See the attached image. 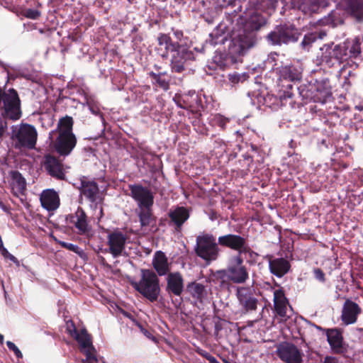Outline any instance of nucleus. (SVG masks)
<instances>
[{
    "mask_svg": "<svg viewBox=\"0 0 363 363\" xmlns=\"http://www.w3.org/2000/svg\"><path fill=\"white\" fill-rule=\"evenodd\" d=\"M248 22H249L252 29L258 30L262 26L265 25L266 19L262 15H260L257 13H254L249 18Z\"/></svg>",
    "mask_w": 363,
    "mask_h": 363,
    "instance_id": "nucleus-32",
    "label": "nucleus"
},
{
    "mask_svg": "<svg viewBox=\"0 0 363 363\" xmlns=\"http://www.w3.org/2000/svg\"><path fill=\"white\" fill-rule=\"evenodd\" d=\"M299 33L293 26L283 25L277 26L267 35L268 40L276 45L288 44L298 40Z\"/></svg>",
    "mask_w": 363,
    "mask_h": 363,
    "instance_id": "nucleus-10",
    "label": "nucleus"
},
{
    "mask_svg": "<svg viewBox=\"0 0 363 363\" xmlns=\"http://www.w3.org/2000/svg\"><path fill=\"white\" fill-rule=\"evenodd\" d=\"M229 119L220 114L215 115L213 118V122L215 125L220 126L221 128H225L226 124L228 123Z\"/></svg>",
    "mask_w": 363,
    "mask_h": 363,
    "instance_id": "nucleus-40",
    "label": "nucleus"
},
{
    "mask_svg": "<svg viewBox=\"0 0 363 363\" xmlns=\"http://www.w3.org/2000/svg\"><path fill=\"white\" fill-rule=\"evenodd\" d=\"M40 16V11L35 9H27L25 12V16L30 19H37Z\"/></svg>",
    "mask_w": 363,
    "mask_h": 363,
    "instance_id": "nucleus-42",
    "label": "nucleus"
},
{
    "mask_svg": "<svg viewBox=\"0 0 363 363\" xmlns=\"http://www.w3.org/2000/svg\"><path fill=\"white\" fill-rule=\"evenodd\" d=\"M150 75L152 79L156 82L160 88L163 89L164 90H167L169 89L170 79L166 72H160L156 74L153 72H151Z\"/></svg>",
    "mask_w": 363,
    "mask_h": 363,
    "instance_id": "nucleus-30",
    "label": "nucleus"
},
{
    "mask_svg": "<svg viewBox=\"0 0 363 363\" xmlns=\"http://www.w3.org/2000/svg\"><path fill=\"white\" fill-rule=\"evenodd\" d=\"M3 341H4V336L0 334V342L3 343Z\"/></svg>",
    "mask_w": 363,
    "mask_h": 363,
    "instance_id": "nucleus-55",
    "label": "nucleus"
},
{
    "mask_svg": "<svg viewBox=\"0 0 363 363\" xmlns=\"http://www.w3.org/2000/svg\"><path fill=\"white\" fill-rule=\"evenodd\" d=\"M291 268L290 262L285 258L279 257L269 259V269L270 272L277 277L281 278L287 274Z\"/></svg>",
    "mask_w": 363,
    "mask_h": 363,
    "instance_id": "nucleus-18",
    "label": "nucleus"
},
{
    "mask_svg": "<svg viewBox=\"0 0 363 363\" xmlns=\"http://www.w3.org/2000/svg\"><path fill=\"white\" fill-rule=\"evenodd\" d=\"M12 186L18 192H22L26 189V182L24 178L18 172H11Z\"/></svg>",
    "mask_w": 363,
    "mask_h": 363,
    "instance_id": "nucleus-31",
    "label": "nucleus"
},
{
    "mask_svg": "<svg viewBox=\"0 0 363 363\" xmlns=\"http://www.w3.org/2000/svg\"><path fill=\"white\" fill-rule=\"evenodd\" d=\"M298 89L303 98L321 104L327 102L332 96L328 80H316L309 85L308 89H306V86H301Z\"/></svg>",
    "mask_w": 363,
    "mask_h": 363,
    "instance_id": "nucleus-8",
    "label": "nucleus"
},
{
    "mask_svg": "<svg viewBox=\"0 0 363 363\" xmlns=\"http://www.w3.org/2000/svg\"><path fill=\"white\" fill-rule=\"evenodd\" d=\"M278 357L286 363H301L302 354L293 344L284 343L277 348Z\"/></svg>",
    "mask_w": 363,
    "mask_h": 363,
    "instance_id": "nucleus-13",
    "label": "nucleus"
},
{
    "mask_svg": "<svg viewBox=\"0 0 363 363\" xmlns=\"http://www.w3.org/2000/svg\"><path fill=\"white\" fill-rule=\"evenodd\" d=\"M73 120L72 117L61 118L57 124L58 137L55 143L56 151L62 156L69 155L77 144V139L72 132Z\"/></svg>",
    "mask_w": 363,
    "mask_h": 363,
    "instance_id": "nucleus-3",
    "label": "nucleus"
},
{
    "mask_svg": "<svg viewBox=\"0 0 363 363\" xmlns=\"http://www.w3.org/2000/svg\"><path fill=\"white\" fill-rule=\"evenodd\" d=\"M218 244L215 235L209 233H202L196 239V255L207 264H210L216 261L220 255Z\"/></svg>",
    "mask_w": 363,
    "mask_h": 363,
    "instance_id": "nucleus-4",
    "label": "nucleus"
},
{
    "mask_svg": "<svg viewBox=\"0 0 363 363\" xmlns=\"http://www.w3.org/2000/svg\"><path fill=\"white\" fill-rule=\"evenodd\" d=\"M174 35H175L176 38L178 40H180L181 38L183 36V33L180 30L174 31Z\"/></svg>",
    "mask_w": 363,
    "mask_h": 363,
    "instance_id": "nucleus-51",
    "label": "nucleus"
},
{
    "mask_svg": "<svg viewBox=\"0 0 363 363\" xmlns=\"http://www.w3.org/2000/svg\"><path fill=\"white\" fill-rule=\"evenodd\" d=\"M247 74L245 73L239 74V73H233L229 74L228 79L232 84H235L239 83L240 82H244L246 79Z\"/></svg>",
    "mask_w": 363,
    "mask_h": 363,
    "instance_id": "nucleus-39",
    "label": "nucleus"
},
{
    "mask_svg": "<svg viewBox=\"0 0 363 363\" xmlns=\"http://www.w3.org/2000/svg\"><path fill=\"white\" fill-rule=\"evenodd\" d=\"M6 345L9 350H12L14 352V354H16V356L18 358H22L23 354H22L21 352L20 351V350L16 347V345L13 342H11V341H7Z\"/></svg>",
    "mask_w": 363,
    "mask_h": 363,
    "instance_id": "nucleus-41",
    "label": "nucleus"
},
{
    "mask_svg": "<svg viewBox=\"0 0 363 363\" xmlns=\"http://www.w3.org/2000/svg\"><path fill=\"white\" fill-rule=\"evenodd\" d=\"M129 189L131 197L137 203L138 208L152 207L154 196L150 189L139 184L130 185Z\"/></svg>",
    "mask_w": 363,
    "mask_h": 363,
    "instance_id": "nucleus-11",
    "label": "nucleus"
},
{
    "mask_svg": "<svg viewBox=\"0 0 363 363\" xmlns=\"http://www.w3.org/2000/svg\"><path fill=\"white\" fill-rule=\"evenodd\" d=\"M250 47V43L247 40H242L238 36L233 37L232 40L231 50L232 52L238 55H243L245 50Z\"/></svg>",
    "mask_w": 363,
    "mask_h": 363,
    "instance_id": "nucleus-29",
    "label": "nucleus"
},
{
    "mask_svg": "<svg viewBox=\"0 0 363 363\" xmlns=\"http://www.w3.org/2000/svg\"><path fill=\"white\" fill-rule=\"evenodd\" d=\"M4 117L2 115L0 116V138L3 136L4 134L6 128H7V123L2 118Z\"/></svg>",
    "mask_w": 363,
    "mask_h": 363,
    "instance_id": "nucleus-46",
    "label": "nucleus"
},
{
    "mask_svg": "<svg viewBox=\"0 0 363 363\" xmlns=\"http://www.w3.org/2000/svg\"><path fill=\"white\" fill-rule=\"evenodd\" d=\"M132 286L150 302L157 301L160 294V279L151 269H140L138 281H132Z\"/></svg>",
    "mask_w": 363,
    "mask_h": 363,
    "instance_id": "nucleus-2",
    "label": "nucleus"
},
{
    "mask_svg": "<svg viewBox=\"0 0 363 363\" xmlns=\"http://www.w3.org/2000/svg\"><path fill=\"white\" fill-rule=\"evenodd\" d=\"M38 133L33 125L22 123L11 128V138L16 147L33 149L37 141Z\"/></svg>",
    "mask_w": 363,
    "mask_h": 363,
    "instance_id": "nucleus-7",
    "label": "nucleus"
},
{
    "mask_svg": "<svg viewBox=\"0 0 363 363\" xmlns=\"http://www.w3.org/2000/svg\"><path fill=\"white\" fill-rule=\"evenodd\" d=\"M96 208H99V217H101L102 215H103V209H102V207L101 206H99L97 204H96V206H95Z\"/></svg>",
    "mask_w": 363,
    "mask_h": 363,
    "instance_id": "nucleus-53",
    "label": "nucleus"
},
{
    "mask_svg": "<svg viewBox=\"0 0 363 363\" xmlns=\"http://www.w3.org/2000/svg\"><path fill=\"white\" fill-rule=\"evenodd\" d=\"M158 43L161 48L166 52L161 54L162 57H166L167 54H171V68L173 72L180 73L185 69L187 62L194 60V52L184 45L173 43L171 38L166 34H160L158 37Z\"/></svg>",
    "mask_w": 363,
    "mask_h": 363,
    "instance_id": "nucleus-1",
    "label": "nucleus"
},
{
    "mask_svg": "<svg viewBox=\"0 0 363 363\" xmlns=\"http://www.w3.org/2000/svg\"><path fill=\"white\" fill-rule=\"evenodd\" d=\"M170 263L165 254L162 251L155 252L152 259V266L157 272V276H164L169 274L170 271Z\"/></svg>",
    "mask_w": 363,
    "mask_h": 363,
    "instance_id": "nucleus-21",
    "label": "nucleus"
},
{
    "mask_svg": "<svg viewBox=\"0 0 363 363\" xmlns=\"http://www.w3.org/2000/svg\"><path fill=\"white\" fill-rule=\"evenodd\" d=\"M292 96H293L292 93H291V92H290L289 91H287L284 92V93L283 94V95H281V96H280V98H281V99H282V98H284V99H286V98H291V97H292Z\"/></svg>",
    "mask_w": 363,
    "mask_h": 363,
    "instance_id": "nucleus-50",
    "label": "nucleus"
},
{
    "mask_svg": "<svg viewBox=\"0 0 363 363\" xmlns=\"http://www.w3.org/2000/svg\"><path fill=\"white\" fill-rule=\"evenodd\" d=\"M42 206L46 210L55 211L60 206V199L56 191L52 189L44 190L40 197Z\"/></svg>",
    "mask_w": 363,
    "mask_h": 363,
    "instance_id": "nucleus-20",
    "label": "nucleus"
},
{
    "mask_svg": "<svg viewBox=\"0 0 363 363\" xmlns=\"http://www.w3.org/2000/svg\"><path fill=\"white\" fill-rule=\"evenodd\" d=\"M196 352H198V354H199L202 357H205L206 359H208L210 357V356L211 355L208 352H206V351H205L203 350H201V349H198L196 350Z\"/></svg>",
    "mask_w": 363,
    "mask_h": 363,
    "instance_id": "nucleus-49",
    "label": "nucleus"
},
{
    "mask_svg": "<svg viewBox=\"0 0 363 363\" xmlns=\"http://www.w3.org/2000/svg\"><path fill=\"white\" fill-rule=\"evenodd\" d=\"M90 110L95 115H96L98 113V111L94 109L93 108H90Z\"/></svg>",
    "mask_w": 363,
    "mask_h": 363,
    "instance_id": "nucleus-54",
    "label": "nucleus"
},
{
    "mask_svg": "<svg viewBox=\"0 0 363 363\" xmlns=\"http://www.w3.org/2000/svg\"><path fill=\"white\" fill-rule=\"evenodd\" d=\"M277 0H262V4L263 6H267L269 9H275L277 7Z\"/></svg>",
    "mask_w": 363,
    "mask_h": 363,
    "instance_id": "nucleus-43",
    "label": "nucleus"
},
{
    "mask_svg": "<svg viewBox=\"0 0 363 363\" xmlns=\"http://www.w3.org/2000/svg\"><path fill=\"white\" fill-rule=\"evenodd\" d=\"M81 194L91 202H96L99 199V189L94 181H90L85 177L81 179Z\"/></svg>",
    "mask_w": 363,
    "mask_h": 363,
    "instance_id": "nucleus-19",
    "label": "nucleus"
},
{
    "mask_svg": "<svg viewBox=\"0 0 363 363\" xmlns=\"http://www.w3.org/2000/svg\"><path fill=\"white\" fill-rule=\"evenodd\" d=\"M331 55L333 57L338 60H342L343 57L346 55L345 47L340 45L335 46Z\"/></svg>",
    "mask_w": 363,
    "mask_h": 363,
    "instance_id": "nucleus-37",
    "label": "nucleus"
},
{
    "mask_svg": "<svg viewBox=\"0 0 363 363\" xmlns=\"http://www.w3.org/2000/svg\"><path fill=\"white\" fill-rule=\"evenodd\" d=\"M243 259L240 255L233 256L226 269L218 273L220 279L232 281L234 284H244L249 278L247 267L243 264Z\"/></svg>",
    "mask_w": 363,
    "mask_h": 363,
    "instance_id": "nucleus-6",
    "label": "nucleus"
},
{
    "mask_svg": "<svg viewBox=\"0 0 363 363\" xmlns=\"http://www.w3.org/2000/svg\"><path fill=\"white\" fill-rule=\"evenodd\" d=\"M0 250H1V253L4 257H8L10 260L14 262L17 261L16 258L13 255L10 254L4 246L0 248Z\"/></svg>",
    "mask_w": 363,
    "mask_h": 363,
    "instance_id": "nucleus-47",
    "label": "nucleus"
},
{
    "mask_svg": "<svg viewBox=\"0 0 363 363\" xmlns=\"http://www.w3.org/2000/svg\"><path fill=\"white\" fill-rule=\"evenodd\" d=\"M61 245L71 251L74 252H77V251L79 250V247L77 245L72 244V243H67V242H62L61 243Z\"/></svg>",
    "mask_w": 363,
    "mask_h": 363,
    "instance_id": "nucleus-45",
    "label": "nucleus"
},
{
    "mask_svg": "<svg viewBox=\"0 0 363 363\" xmlns=\"http://www.w3.org/2000/svg\"><path fill=\"white\" fill-rule=\"evenodd\" d=\"M361 313V307L354 301L347 298L342 305L341 320L347 325L354 324L357 322Z\"/></svg>",
    "mask_w": 363,
    "mask_h": 363,
    "instance_id": "nucleus-14",
    "label": "nucleus"
},
{
    "mask_svg": "<svg viewBox=\"0 0 363 363\" xmlns=\"http://www.w3.org/2000/svg\"><path fill=\"white\" fill-rule=\"evenodd\" d=\"M168 215L177 230H180L182 225L189 218V211L184 207H177L173 210H170Z\"/></svg>",
    "mask_w": 363,
    "mask_h": 363,
    "instance_id": "nucleus-24",
    "label": "nucleus"
},
{
    "mask_svg": "<svg viewBox=\"0 0 363 363\" xmlns=\"http://www.w3.org/2000/svg\"><path fill=\"white\" fill-rule=\"evenodd\" d=\"M219 245L237 251L241 256L242 253L250 252V248L247 245L246 239L239 235L228 234L218 237Z\"/></svg>",
    "mask_w": 363,
    "mask_h": 363,
    "instance_id": "nucleus-12",
    "label": "nucleus"
},
{
    "mask_svg": "<svg viewBox=\"0 0 363 363\" xmlns=\"http://www.w3.org/2000/svg\"><path fill=\"white\" fill-rule=\"evenodd\" d=\"M187 291L196 301L203 303L207 296V291L205 286L198 282H192L188 284Z\"/></svg>",
    "mask_w": 363,
    "mask_h": 363,
    "instance_id": "nucleus-27",
    "label": "nucleus"
},
{
    "mask_svg": "<svg viewBox=\"0 0 363 363\" xmlns=\"http://www.w3.org/2000/svg\"><path fill=\"white\" fill-rule=\"evenodd\" d=\"M45 168L52 177L60 179L65 178L62 164L56 157L51 155L45 156Z\"/></svg>",
    "mask_w": 363,
    "mask_h": 363,
    "instance_id": "nucleus-22",
    "label": "nucleus"
},
{
    "mask_svg": "<svg viewBox=\"0 0 363 363\" xmlns=\"http://www.w3.org/2000/svg\"><path fill=\"white\" fill-rule=\"evenodd\" d=\"M313 272H314V276L316 279H318L322 282L325 281V274L320 269H318V268L315 269Z\"/></svg>",
    "mask_w": 363,
    "mask_h": 363,
    "instance_id": "nucleus-44",
    "label": "nucleus"
},
{
    "mask_svg": "<svg viewBox=\"0 0 363 363\" xmlns=\"http://www.w3.org/2000/svg\"><path fill=\"white\" fill-rule=\"evenodd\" d=\"M276 72L280 80L284 79L294 82L299 81L301 79L302 71L300 68L292 65H286L277 67Z\"/></svg>",
    "mask_w": 363,
    "mask_h": 363,
    "instance_id": "nucleus-17",
    "label": "nucleus"
},
{
    "mask_svg": "<svg viewBox=\"0 0 363 363\" xmlns=\"http://www.w3.org/2000/svg\"><path fill=\"white\" fill-rule=\"evenodd\" d=\"M287 86L289 87L290 89L292 87V86L291 84L287 85Z\"/></svg>",
    "mask_w": 363,
    "mask_h": 363,
    "instance_id": "nucleus-56",
    "label": "nucleus"
},
{
    "mask_svg": "<svg viewBox=\"0 0 363 363\" xmlns=\"http://www.w3.org/2000/svg\"><path fill=\"white\" fill-rule=\"evenodd\" d=\"M288 300L285 296L284 291L281 287L274 291V303H288Z\"/></svg>",
    "mask_w": 363,
    "mask_h": 363,
    "instance_id": "nucleus-35",
    "label": "nucleus"
},
{
    "mask_svg": "<svg viewBox=\"0 0 363 363\" xmlns=\"http://www.w3.org/2000/svg\"><path fill=\"white\" fill-rule=\"evenodd\" d=\"M189 96H191L193 99V101H195V108H198V106H199V99H198V96L197 94H196V92L194 91H190L189 92V94L188 95H184L182 96V99H183V101L186 104V105L187 106H189V107H192L193 106V104L191 102H189L188 101V98Z\"/></svg>",
    "mask_w": 363,
    "mask_h": 363,
    "instance_id": "nucleus-38",
    "label": "nucleus"
},
{
    "mask_svg": "<svg viewBox=\"0 0 363 363\" xmlns=\"http://www.w3.org/2000/svg\"><path fill=\"white\" fill-rule=\"evenodd\" d=\"M289 302L274 303V309L277 315L282 318L287 317L286 311Z\"/></svg>",
    "mask_w": 363,
    "mask_h": 363,
    "instance_id": "nucleus-36",
    "label": "nucleus"
},
{
    "mask_svg": "<svg viewBox=\"0 0 363 363\" xmlns=\"http://www.w3.org/2000/svg\"><path fill=\"white\" fill-rule=\"evenodd\" d=\"M237 297L240 305L247 311H255L257 308V300L247 289L241 288L237 291Z\"/></svg>",
    "mask_w": 363,
    "mask_h": 363,
    "instance_id": "nucleus-23",
    "label": "nucleus"
},
{
    "mask_svg": "<svg viewBox=\"0 0 363 363\" xmlns=\"http://www.w3.org/2000/svg\"><path fill=\"white\" fill-rule=\"evenodd\" d=\"M166 291L169 294L179 296L184 291V279L179 272H172L167 274Z\"/></svg>",
    "mask_w": 363,
    "mask_h": 363,
    "instance_id": "nucleus-16",
    "label": "nucleus"
},
{
    "mask_svg": "<svg viewBox=\"0 0 363 363\" xmlns=\"http://www.w3.org/2000/svg\"><path fill=\"white\" fill-rule=\"evenodd\" d=\"M0 112L4 118L12 121L21 117V101L13 89L5 91L0 88Z\"/></svg>",
    "mask_w": 363,
    "mask_h": 363,
    "instance_id": "nucleus-5",
    "label": "nucleus"
},
{
    "mask_svg": "<svg viewBox=\"0 0 363 363\" xmlns=\"http://www.w3.org/2000/svg\"><path fill=\"white\" fill-rule=\"evenodd\" d=\"M127 236L120 231H114L108 235V249L106 252H110L113 257L121 256L125 250V244Z\"/></svg>",
    "mask_w": 363,
    "mask_h": 363,
    "instance_id": "nucleus-15",
    "label": "nucleus"
},
{
    "mask_svg": "<svg viewBox=\"0 0 363 363\" xmlns=\"http://www.w3.org/2000/svg\"><path fill=\"white\" fill-rule=\"evenodd\" d=\"M327 339L334 352L342 353L344 352L342 336L337 330H329L327 333Z\"/></svg>",
    "mask_w": 363,
    "mask_h": 363,
    "instance_id": "nucleus-25",
    "label": "nucleus"
},
{
    "mask_svg": "<svg viewBox=\"0 0 363 363\" xmlns=\"http://www.w3.org/2000/svg\"><path fill=\"white\" fill-rule=\"evenodd\" d=\"M326 34L323 31L313 32L306 35L302 40L301 44L303 47L309 45L313 42L315 41L318 38L322 39Z\"/></svg>",
    "mask_w": 363,
    "mask_h": 363,
    "instance_id": "nucleus-33",
    "label": "nucleus"
},
{
    "mask_svg": "<svg viewBox=\"0 0 363 363\" xmlns=\"http://www.w3.org/2000/svg\"><path fill=\"white\" fill-rule=\"evenodd\" d=\"M361 53V43L358 39H354L350 48V56L357 57Z\"/></svg>",
    "mask_w": 363,
    "mask_h": 363,
    "instance_id": "nucleus-34",
    "label": "nucleus"
},
{
    "mask_svg": "<svg viewBox=\"0 0 363 363\" xmlns=\"http://www.w3.org/2000/svg\"><path fill=\"white\" fill-rule=\"evenodd\" d=\"M70 335L79 345L81 351L86 355L82 363H97L99 359L96 357V351L92 345L91 336L85 329L77 330L74 326L73 330L69 329Z\"/></svg>",
    "mask_w": 363,
    "mask_h": 363,
    "instance_id": "nucleus-9",
    "label": "nucleus"
},
{
    "mask_svg": "<svg viewBox=\"0 0 363 363\" xmlns=\"http://www.w3.org/2000/svg\"><path fill=\"white\" fill-rule=\"evenodd\" d=\"M211 363H220L215 357H213V355H211L210 357L207 359Z\"/></svg>",
    "mask_w": 363,
    "mask_h": 363,
    "instance_id": "nucleus-52",
    "label": "nucleus"
},
{
    "mask_svg": "<svg viewBox=\"0 0 363 363\" xmlns=\"http://www.w3.org/2000/svg\"><path fill=\"white\" fill-rule=\"evenodd\" d=\"M136 213L139 218L141 228L150 226L155 221L152 214V207L137 208Z\"/></svg>",
    "mask_w": 363,
    "mask_h": 363,
    "instance_id": "nucleus-28",
    "label": "nucleus"
},
{
    "mask_svg": "<svg viewBox=\"0 0 363 363\" xmlns=\"http://www.w3.org/2000/svg\"><path fill=\"white\" fill-rule=\"evenodd\" d=\"M323 363H340L336 357L327 356L323 360Z\"/></svg>",
    "mask_w": 363,
    "mask_h": 363,
    "instance_id": "nucleus-48",
    "label": "nucleus"
},
{
    "mask_svg": "<svg viewBox=\"0 0 363 363\" xmlns=\"http://www.w3.org/2000/svg\"><path fill=\"white\" fill-rule=\"evenodd\" d=\"M73 223L80 234H86L90 230L86 215L82 208H77L74 216H73Z\"/></svg>",
    "mask_w": 363,
    "mask_h": 363,
    "instance_id": "nucleus-26",
    "label": "nucleus"
},
{
    "mask_svg": "<svg viewBox=\"0 0 363 363\" xmlns=\"http://www.w3.org/2000/svg\"><path fill=\"white\" fill-rule=\"evenodd\" d=\"M102 363H105L104 361H102Z\"/></svg>",
    "mask_w": 363,
    "mask_h": 363,
    "instance_id": "nucleus-57",
    "label": "nucleus"
}]
</instances>
